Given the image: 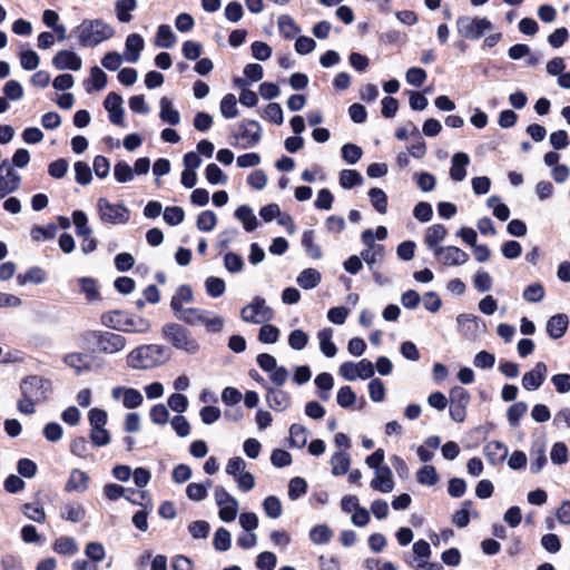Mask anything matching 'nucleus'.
<instances>
[{"mask_svg":"<svg viewBox=\"0 0 570 570\" xmlns=\"http://www.w3.org/2000/svg\"><path fill=\"white\" fill-rule=\"evenodd\" d=\"M80 338L83 347L94 355H117L127 346L124 335L110 331L88 330L81 334Z\"/></svg>","mask_w":570,"mask_h":570,"instance_id":"obj_1","label":"nucleus"},{"mask_svg":"<svg viewBox=\"0 0 570 570\" xmlns=\"http://www.w3.org/2000/svg\"><path fill=\"white\" fill-rule=\"evenodd\" d=\"M114 33V28L101 19H85L71 30V36L77 38L80 46L87 48L97 47Z\"/></svg>","mask_w":570,"mask_h":570,"instance_id":"obj_2","label":"nucleus"},{"mask_svg":"<svg viewBox=\"0 0 570 570\" xmlns=\"http://www.w3.org/2000/svg\"><path fill=\"white\" fill-rule=\"evenodd\" d=\"M167 352L164 345H141L128 353L126 362L134 370H149L165 363L168 360Z\"/></svg>","mask_w":570,"mask_h":570,"instance_id":"obj_3","label":"nucleus"},{"mask_svg":"<svg viewBox=\"0 0 570 570\" xmlns=\"http://www.w3.org/2000/svg\"><path fill=\"white\" fill-rule=\"evenodd\" d=\"M100 320L102 325L117 332L147 333L150 330V322L148 320L117 309L104 313Z\"/></svg>","mask_w":570,"mask_h":570,"instance_id":"obj_4","label":"nucleus"},{"mask_svg":"<svg viewBox=\"0 0 570 570\" xmlns=\"http://www.w3.org/2000/svg\"><path fill=\"white\" fill-rule=\"evenodd\" d=\"M163 337L175 348L196 354L200 346L191 332L178 323H167L161 328Z\"/></svg>","mask_w":570,"mask_h":570,"instance_id":"obj_5","label":"nucleus"},{"mask_svg":"<svg viewBox=\"0 0 570 570\" xmlns=\"http://www.w3.org/2000/svg\"><path fill=\"white\" fill-rule=\"evenodd\" d=\"M491 29H493V24L487 18L460 16L456 19V31L461 37L466 39H479L485 31Z\"/></svg>","mask_w":570,"mask_h":570,"instance_id":"obj_6","label":"nucleus"},{"mask_svg":"<svg viewBox=\"0 0 570 570\" xmlns=\"http://www.w3.org/2000/svg\"><path fill=\"white\" fill-rule=\"evenodd\" d=\"M274 316L273 309L266 304V301L256 296L240 311V318L246 323L263 324L271 321Z\"/></svg>","mask_w":570,"mask_h":570,"instance_id":"obj_7","label":"nucleus"},{"mask_svg":"<svg viewBox=\"0 0 570 570\" xmlns=\"http://www.w3.org/2000/svg\"><path fill=\"white\" fill-rule=\"evenodd\" d=\"M233 138L240 148L247 149L256 146L262 138V127L256 120H243L233 132Z\"/></svg>","mask_w":570,"mask_h":570,"instance_id":"obj_8","label":"nucleus"},{"mask_svg":"<svg viewBox=\"0 0 570 570\" xmlns=\"http://www.w3.org/2000/svg\"><path fill=\"white\" fill-rule=\"evenodd\" d=\"M50 382L38 375H29L20 383L21 395L28 400L42 402L50 392Z\"/></svg>","mask_w":570,"mask_h":570,"instance_id":"obj_9","label":"nucleus"},{"mask_svg":"<svg viewBox=\"0 0 570 570\" xmlns=\"http://www.w3.org/2000/svg\"><path fill=\"white\" fill-rule=\"evenodd\" d=\"M99 217L107 224H125L130 218L128 208L121 204H112L106 198H99L97 202Z\"/></svg>","mask_w":570,"mask_h":570,"instance_id":"obj_10","label":"nucleus"},{"mask_svg":"<svg viewBox=\"0 0 570 570\" xmlns=\"http://www.w3.org/2000/svg\"><path fill=\"white\" fill-rule=\"evenodd\" d=\"M214 498L219 508L218 515L220 520L224 522L234 521L238 511L237 500L222 485L215 488Z\"/></svg>","mask_w":570,"mask_h":570,"instance_id":"obj_11","label":"nucleus"},{"mask_svg":"<svg viewBox=\"0 0 570 570\" xmlns=\"http://www.w3.org/2000/svg\"><path fill=\"white\" fill-rule=\"evenodd\" d=\"M471 395L462 386H454L450 390V416L453 421L461 423L466 416V407Z\"/></svg>","mask_w":570,"mask_h":570,"instance_id":"obj_12","label":"nucleus"},{"mask_svg":"<svg viewBox=\"0 0 570 570\" xmlns=\"http://www.w3.org/2000/svg\"><path fill=\"white\" fill-rule=\"evenodd\" d=\"M434 256H436L439 261L448 267L464 265L470 258L466 252L456 246H442L441 248H435Z\"/></svg>","mask_w":570,"mask_h":570,"instance_id":"obj_13","label":"nucleus"},{"mask_svg":"<svg viewBox=\"0 0 570 570\" xmlns=\"http://www.w3.org/2000/svg\"><path fill=\"white\" fill-rule=\"evenodd\" d=\"M111 397L122 402L124 407L132 410L142 404L141 393L134 387L116 386L111 390Z\"/></svg>","mask_w":570,"mask_h":570,"instance_id":"obj_14","label":"nucleus"},{"mask_svg":"<svg viewBox=\"0 0 570 570\" xmlns=\"http://www.w3.org/2000/svg\"><path fill=\"white\" fill-rule=\"evenodd\" d=\"M265 400L267 405L276 412H283L292 404L291 395L281 387L266 386Z\"/></svg>","mask_w":570,"mask_h":570,"instance_id":"obj_15","label":"nucleus"},{"mask_svg":"<svg viewBox=\"0 0 570 570\" xmlns=\"http://www.w3.org/2000/svg\"><path fill=\"white\" fill-rule=\"evenodd\" d=\"M548 367L543 362H538L535 366L523 374L522 386L528 391L538 390L544 382Z\"/></svg>","mask_w":570,"mask_h":570,"instance_id":"obj_16","label":"nucleus"},{"mask_svg":"<svg viewBox=\"0 0 570 570\" xmlns=\"http://www.w3.org/2000/svg\"><path fill=\"white\" fill-rule=\"evenodd\" d=\"M105 109L109 112V120L117 126H124L122 98L116 92H109L104 101Z\"/></svg>","mask_w":570,"mask_h":570,"instance_id":"obj_17","label":"nucleus"},{"mask_svg":"<svg viewBox=\"0 0 570 570\" xmlns=\"http://www.w3.org/2000/svg\"><path fill=\"white\" fill-rule=\"evenodd\" d=\"M52 66L58 70H73L78 71L81 69L82 60L73 51L61 50L52 58Z\"/></svg>","mask_w":570,"mask_h":570,"instance_id":"obj_18","label":"nucleus"},{"mask_svg":"<svg viewBox=\"0 0 570 570\" xmlns=\"http://www.w3.org/2000/svg\"><path fill=\"white\" fill-rule=\"evenodd\" d=\"M374 491L390 493L395 487L392 470L384 465L375 471V478L370 483Z\"/></svg>","mask_w":570,"mask_h":570,"instance_id":"obj_19","label":"nucleus"},{"mask_svg":"<svg viewBox=\"0 0 570 570\" xmlns=\"http://www.w3.org/2000/svg\"><path fill=\"white\" fill-rule=\"evenodd\" d=\"M145 41L138 33H130L126 38L125 42V60L131 63L138 61L140 52L142 51Z\"/></svg>","mask_w":570,"mask_h":570,"instance_id":"obj_20","label":"nucleus"},{"mask_svg":"<svg viewBox=\"0 0 570 570\" xmlns=\"http://www.w3.org/2000/svg\"><path fill=\"white\" fill-rule=\"evenodd\" d=\"M448 235V229L442 224H434L426 228L424 234V244L429 249L435 253V248H441L442 243Z\"/></svg>","mask_w":570,"mask_h":570,"instance_id":"obj_21","label":"nucleus"},{"mask_svg":"<svg viewBox=\"0 0 570 570\" xmlns=\"http://www.w3.org/2000/svg\"><path fill=\"white\" fill-rule=\"evenodd\" d=\"M470 164V157L465 153H455L451 158L450 177L454 181H462L466 177V166Z\"/></svg>","mask_w":570,"mask_h":570,"instance_id":"obj_22","label":"nucleus"},{"mask_svg":"<svg viewBox=\"0 0 570 570\" xmlns=\"http://www.w3.org/2000/svg\"><path fill=\"white\" fill-rule=\"evenodd\" d=\"M569 326V317L563 313L551 316L547 322V333L552 340L561 338Z\"/></svg>","mask_w":570,"mask_h":570,"instance_id":"obj_23","label":"nucleus"},{"mask_svg":"<svg viewBox=\"0 0 570 570\" xmlns=\"http://www.w3.org/2000/svg\"><path fill=\"white\" fill-rule=\"evenodd\" d=\"M194 299V293L189 285H180L177 287L175 294L170 299V307L174 315H177L185 309L184 303H191Z\"/></svg>","mask_w":570,"mask_h":570,"instance_id":"obj_24","label":"nucleus"},{"mask_svg":"<svg viewBox=\"0 0 570 570\" xmlns=\"http://www.w3.org/2000/svg\"><path fill=\"white\" fill-rule=\"evenodd\" d=\"M483 454L491 464L495 465L505 460L508 455V448L502 442L490 441L484 445Z\"/></svg>","mask_w":570,"mask_h":570,"instance_id":"obj_25","label":"nucleus"},{"mask_svg":"<svg viewBox=\"0 0 570 570\" xmlns=\"http://www.w3.org/2000/svg\"><path fill=\"white\" fill-rule=\"evenodd\" d=\"M530 471L533 474L539 473L543 466L547 463V455H546V444L541 441H535L532 443L531 450H530Z\"/></svg>","mask_w":570,"mask_h":570,"instance_id":"obj_26","label":"nucleus"},{"mask_svg":"<svg viewBox=\"0 0 570 570\" xmlns=\"http://www.w3.org/2000/svg\"><path fill=\"white\" fill-rule=\"evenodd\" d=\"M4 173L3 180H0V198L18 190L21 183L20 175L12 168V166H10Z\"/></svg>","mask_w":570,"mask_h":570,"instance_id":"obj_27","label":"nucleus"},{"mask_svg":"<svg viewBox=\"0 0 570 570\" xmlns=\"http://www.w3.org/2000/svg\"><path fill=\"white\" fill-rule=\"evenodd\" d=\"M89 480V475L86 472L75 469L71 471L65 489L67 492L75 491L82 493L88 489Z\"/></svg>","mask_w":570,"mask_h":570,"instance_id":"obj_28","label":"nucleus"},{"mask_svg":"<svg viewBox=\"0 0 570 570\" xmlns=\"http://www.w3.org/2000/svg\"><path fill=\"white\" fill-rule=\"evenodd\" d=\"M52 550L60 556L71 557L78 553L79 546L75 538L62 535L55 540Z\"/></svg>","mask_w":570,"mask_h":570,"instance_id":"obj_29","label":"nucleus"},{"mask_svg":"<svg viewBox=\"0 0 570 570\" xmlns=\"http://www.w3.org/2000/svg\"><path fill=\"white\" fill-rule=\"evenodd\" d=\"M331 468L333 475H344L351 465V455L346 451H337L331 458Z\"/></svg>","mask_w":570,"mask_h":570,"instance_id":"obj_30","label":"nucleus"},{"mask_svg":"<svg viewBox=\"0 0 570 570\" xmlns=\"http://www.w3.org/2000/svg\"><path fill=\"white\" fill-rule=\"evenodd\" d=\"M159 117L164 122L176 126L180 122V114L173 107L171 101L167 97H163L159 101Z\"/></svg>","mask_w":570,"mask_h":570,"instance_id":"obj_31","label":"nucleus"},{"mask_svg":"<svg viewBox=\"0 0 570 570\" xmlns=\"http://www.w3.org/2000/svg\"><path fill=\"white\" fill-rule=\"evenodd\" d=\"M317 338L320 342V350L326 357H334L337 353V348L333 343V330L331 327H325L317 333Z\"/></svg>","mask_w":570,"mask_h":570,"instance_id":"obj_32","label":"nucleus"},{"mask_svg":"<svg viewBox=\"0 0 570 570\" xmlns=\"http://www.w3.org/2000/svg\"><path fill=\"white\" fill-rule=\"evenodd\" d=\"M199 325L205 326L209 333H219L225 325V320L210 311L204 309L199 320Z\"/></svg>","mask_w":570,"mask_h":570,"instance_id":"obj_33","label":"nucleus"},{"mask_svg":"<svg viewBox=\"0 0 570 570\" xmlns=\"http://www.w3.org/2000/svg\"><path fill=\"white\" fill-rule=\"evenodd\" d=\"M321 279L322 276L318 271L315 268H306L298 274L296 282L303 289H313L318 286Z\"/></svg>","mask_w":570,"mask_h":570,"instance_id":"obj_34","label":"nucleus"},{"mask_svg":"<svg viewBox=\"0 0 570 570\" xmlns=\"http://www.w3.org/2000/svg\"><path fill=\"white\" fill-rule=\"evenodd\" d=\"M235 217L242 222L246 232H253L257 227V218L247 205L239 206L235 212Z\"/></svg>","mask_w":570,"mask_h":570,"instance_id":"obj_35","label":"nucleus"},{"mask_svg":"<svg viewBox=\"0 0 570 570\" xmlns=\"http://www.w3.org/2000/svg\"><path fill=\"white\" fill-rule=\"evenodd\" d=\"M46 272L41 267L35 266L27 271L24 274H19L17 276V283L20 286H23L27 283L42 284L46 281Z\"/></svg>","mask_w":570,"mask_h":570,"instance_id":"obj_36","label":"nucleus"},{"mask_svg":"<svg viewBox=\"0 0 570 570\" xmlns=\"http://www.w3.org/2000/svg\"><path fill=\"white\" fill-rule=\"evenodd\" d=\"M60 517L63 520L77 523L85 519L86 510L81 504H65L60 509Z\"/></svg>","mask_w":570,"mask_h":570,"instance_id":"obj_37","label":"nucleus"},{"mask_svg":"<svg viewBox=\"0 0 570 570\" xmlns=\"http://www.w3.org/2000/svg\"><path fill=\"white\" fill-rule=\"evenodd\" d=\"M176 36L168 24H160L157 30L155 45L159 48H171L176 43Z\"/></svg>","mask_w":570,"mask_h":570,"instance_id":"obj_38","label":"nucleus"},{"mask_svg":"<svg viewBox=\"0 0 570 570\" xmlns=\"http://www.w3.org/2000/svg\"><path fill=\"white\" fill-rule=\"evenodd\" d=\"M307 429L301 424L294 423L289 428V444L291 446L302 449L307 443Z\"/></svg>","mask_w":570,"mask_h":570,"instance_id":"obj_39","label":"nucleus"},{"mask_svg":"<svg viewBox=\"0 0 570 570\" xmlns=\"http://www.w3.org/2000/svg\"><path fill=\"white\" fill-rule=\"evenodd\" d=\"M368 197L372 206L380 214H386L387 212V196L381 188L373 187L368 190Z\"/></svg>","mask_w":570,"mask_h":570,"instance_id":"obj_40","label":"nucleus"},{"mask_svg":"<svg viewBox=\"0 0 570 570\" xmlns=\"http://www.w3.org/2000/svg\"><path fill=\"white\" fill-rule=\"evenodd\" d=\"M78 284H79L81 293H83L86 295V298L89 302H95V301L100 299V294L98 291L96 279H94L91 277H80L78 279Z\"/></svg>","mask_w":570,"mask_h":570,"instance_id":"obj_41","label":"nucleus"},{"mask_svg":"<svg viewBox=\"0 0 570 570\" xmlns=\"http://www.w3.org/2000/svg\"><path fill=\"white\" fill-rule=\"evenodd\" d=\"M277 24L279 32L287 39L294 38L299 32V28L296 22L288 14L279 16Z\"/></svg>","mask_w":570,"mask_h":570,"instance_id":"obj_42","label":"nucleus"},{"mask_svg":"<svg viewBox=\"0 0 570 570\" xmlns=\"http://www.w3.org/2000/svg\"><path fill=\"white\" fill-rule=\"evenodd\" d=\"M407 126L411 128V135L416 138V141L409 148V153L412 157L420 159L426 153L425 141L421 137L415 124L409 122Z\"/></svg>","mask_w":570,"mask_h":570,"instance_id":"obj_43","label":"nucleus"},{"mask_svg":"<svg viewBox=\"0 0 570 570\" xmlns=\"http://www.w3.org/2000/svg\"><path fill=\"white\" fill-rule=\"evenodd\" d=\"M416 480L420 484L433 487L440 478L433 465H424L416 472Z\"/></svg>","mask_w":570,"mask_h":570,"instance_id":"obj_44","label":"nucleus"},{"mask_svg":"<svg viewBox=\"0 0 570 570\" xmlns=\"http://www.w3.org/2000/svg\"><path fill=\"white\" fill-rule=\"evenodd\" d=\"M314 230H305L302 236V246L308 256L314 259H320L322 257V250L317 244L314 243Z\"/></svg>","mask_w":570,"mask_h":570,"instance_id":"obj_45","label":"nucleus"},{"mask_svg":"<svg viewBox=\"0 0 570 570\" xmlns=\"http://www.w3.org/2000/svg\"><path fill=\"white\" fill-rule=\"evenodd\" d=\"M363 184L362 175L353 169H343L340 173V185L345 189H351Z\"/></svg>","mask_w":570,"mask_h":570,"instance_id":"obj_46","label":"nucleus"},{"mask_svg":"<svg viewBox=\"0 0 570 570\" xmlns=\"http://www.w3.org/2000/svg\"><path fill=\"white\" fill-rule=\"evenodd\" d=\"M333 537V531L326 524H318L311 529L309 539L315 544L327 543Z\"/></svg>","mask_w":570,"mask_h":570,"instance_id":"obj_47","label":"nucleus"},{"mask_svg":"<svg viewBox=\"0 0 570 570\" xmlns=\"http://www.w3.org/2000/svg\"><path fill=\"white\" fill-rule=\"evenodd\" d=\"M212 487V481L205 483H189L186 488V495L193 501H202L207 495V489Z\"/></svg>","mask_w":570,"mask_h":570,"instance_id":"obj_48","label":"nucleus"},{"mask_svg":"<svg viewBox=\"0 0 570 570\" xmlns=\"http://www.w3.org/2000/svg\"><path fill=\"white\" fill-rule=\"evenodd\" d=\"M116 14L119 21L129 22L131 20L130 12L137 7L136 0H118L116 2Z\"/></svg>","mask_w":570,"mask_h":570,"instance_id":"obj_49","label":"nucleus"},{"mask_svg":"<svg viewBox=\"0 0 570 570\" xmlns=\"http://www.w3.org/2000/svg\"><path fill=\"white\" fill-rule=\"evenodd\" d=\"M205 288L210 297L217 298L226 291V284L223 278L209 276L205 281Z\"/></svg>","mask_w":570,"mask_h":570,"instance_id":"obj_50","label":"nucleus"},{"mask_svg":"<svg viewBox=\"0 0 570 570\" xmlns=\"http://www.w3.org/2000/svg\"><path fill=\"white\" fill-rule=\"evenodd\" d=\"M315 385L322 390L320 397L323 401H327L330 399V391L333 389L334 380L330 373H321L315 377Z\"/></svg>","mask_w":570,"mask_h":570,"instance_id":"obj_51","label":"nucleus"},{"mask_svg":"<svg viewBox=\"0 0 570 570\" xmlns=\"http://www.w3.org/2000/svg\"><path fill=\"white\" fill-rule=\"evenodd\" d=\"M220 112L227 119L237 117V101L236 97L233 94H227L223 97L220 101Z\"/></svg>","mask_w":570,"mask_h":570,"instance_id":"obj_52","label":"nucleus"},{"mask_svg":"<svg viewBox=\"0 0 570 570\" xmlns=\"http://www.w3.org/2000/svg\"><path fill=\"white\" fill-rule=\"evenodd\" d=\"M203 311L204 309L197 307H187L177 315H175V317L190 326H197L199 325V320L200 316L203 315Z\"/></svg>","mask_w":570,"mask_h":570,"instance_id":"obj_53","label":"nucleus"},{"mask_svg":"<svg viewBox=\"0 0 570 570\" xmlns=\"http://www.w3.org/2000/svg\"><path fill=\"white\" fill-rule=\"evenodd\" d=\"M527 411L528 405L524 402H515L512 404L507 412L509 424L513 428L518 426L520 419L527 413Z\"/></svg>","mask_w":570,"mask_h":570,"instance_id":"obj_54","label":"nucleus"},{"mask_svg":"<svg viewBox=\"0 0 570 570\" xmlns=\"http://www.w3.org/2000/svg\"><path fill=\"white\" fill-rule=\"evenodd\" d=\"M342 158L350 165L356 164L362 155L363 150L360 146L348 142L345 144L341 149Z\"/></svg>","mask_w":570,"mask_h":570,"instance_id":"obj_55","label":"nucleus"},{"mask_svg":"<svg viewBox=\"0 0 570 570\" xmlns=\"http://www.w3.org/2000/svg\"><path fill=\"white\" fill-rule=\"evenodd\" d=\"M63 361L69 367L75 368L78 373L83 370H89L87 355L83 353H69L65 356Z\"/></svg>","mask_w":570,"mask_h":570,"instance_id":"obj_56","label":"nucleus"},{"mask_svg":"<svg viewBox=\"0 0 570 570\" xmlns=\"http://www.w3.org/2000/svg\"><path fill=\"white\" fill-rule=\"evenodd\" d=\"M72 222L76 226V233L78 236H90L91 228L88 226L87 215L82 210H75L72 213Z\"/></svg>","mask_w":570,"mask_h":570,"instance_id":"obj_57","label":"nucleus"},{"mask_svg":"<svg viewBox=\"0 0 570 570\" xmlns=\"http://www.w3.org/2000/svg\"><path fill=\"white\" fill-rule=\"evenodd\" d=\"M244 259L240 255L234 253V252H228L225 254L224 256V267L229 272V273H239L243 271L244 268Z\"/></svg>","mask_w":570,"mask_h":570,"instance_id":"obj_58","label":"nucleus"},{"mask_svg":"<svg viewBox=\"0 0 570 570\" xmlns=\"http://www.w3.org/2000/svg\"><path fill=\"white\" fill-rule=\"evenodd\" d=\"M307 491V483L303 478L295 476L288 483V498L293 501L304 495Z\"/></svg>","mask_w":570,"mask_h":570,"instance_id":"obj_59","label":"nucleus"},{"mask_svg":"<svg viewBox=\"0 0 570 570\" xmlns=\"http://www.w3.org/2000/svg\"><path fill=\"white\" fill-rule=\"evenodd\" d=\"M114 176L118 183H128L134 179V170L125 160H119L114 167Z\"/></svg>","mask_w":570,"mask_h":570,"instance_id":"obj_60","label":"nucleus"},{"mask_svg":"<svg viewBox=\"0 0 570 570\" xmlns=\"http://www.w3.org/2000/svg\"><path fill=\"white\" fill-rule=\"evenodd\" d=\"M544 287L540 283H533L525 287L522 297L530 303H538L544 297Z\"/></svg>","mask_w":570,"mask_h":570,"instance_id":"obj_61","label":"nucleus"},{"mask_svg":"<svg viewBox=\"0 0 570 570\" xmlns=\"http://www.w3.org/2000/svg\"><path fill=\"white\" fill-rule=\"evenodd\" d=\"M206 179L212 185L226 184L227 176L223 173V170L214 163L207 165L205 170Z\"/></svg>","mask_w":570,"mask_h":570,"instance_id":"obj_62","label":"nucleus"},{"mask_svg":"<svg viewBox=\"0 0 570 570\" xmlns=\"http://www.w3.org/2000/svg\"><path fill=\"white\" fill-rule=\"evenodd\" d=\"M263 509L265 513L272 518L277 519L282 514V503L275 495H268L263 502Z\"/></svg>","mask_w":570,"mask_h":570,"instance_id":"obj_63","label":"nucleus"},{"mask_svg":"<svg viewBox=\"0 0 570 570\" xmlns=\"http://www.w3.org/2000/svg\"><path fill=\"white\" fill-rule=\"evenodd\" d=\"M217 218L214 212L205 210L198 215L197 228L202 232H210L215 228Z\"/></svg>","mask_w":570,"mask_h":570,"instance_id":"obj_64","label":"nucleus"}]
</instances>
